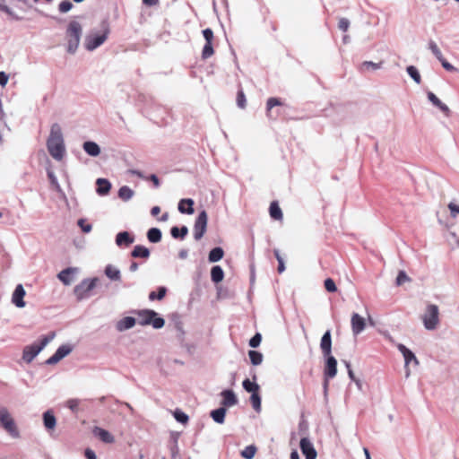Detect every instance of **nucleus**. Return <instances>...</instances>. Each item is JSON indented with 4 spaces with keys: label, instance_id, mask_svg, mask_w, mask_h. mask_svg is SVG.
I'll return each instance as SVG.
<instances>
[{
    "label": "nucleus",
    "instance_id": "1",
    "mask_svg": "<svg viewBox=\"0 0 459 459\" xmlns=\"http://www.w3.org/2000/svg\"><path fill=\"white\" fill-rule=\"evenodd\" d=\"M47 148L49 154L56 160H61L65 154L62 128L57 123L51 126L49 136L47 140Z\"/></svg>",
    "mask_w": 459,
    "mask_h": 459
},
{
    "label": "nucleus",
    "instance_id": "2",
    "mask_svg": "<svg viewBox=\"0 0 459 459\" xmlns=\"http://www.w3.org/2000/svg\"><path fill=\"white\" fill-rule=\"evenodd\" d=\"M82 35V24L77 21H71L65 30V37L67 39L66 51L69 54H74L80 45V40Z\"/></svg>",
    "mask_w": 459,
    "mask_h": 459
},
{
    "label": "nucleus",
    "instance_id": "3",
    "mask_svg": "<svg viewBox=\"0 0 459 459\" xmlns=\"http://www.w3.org/2000/svg\"><path fill=\"white\" fill-rule=\"evenodd\" d=\"M55 337L56 333L50 332L49 333L43 335L39 342H33L25 346L22 351V359L26 363H30L39 354V352L54 340Z\"/></svg>",
    "mask_w": 459,
    "mask_h": 459
},
{
    "label": "nucleus",
    "instance_id": "4",
    "mask_svg": "<svg viewBox=\"0 0 459 459\" xmlns=\"http://www.w3.org/2000/svg\"><path fill=\"white\" fill-rule=\"evenodd\" d=\"M135 313L140 325H152L154 329H161L165 325V319L155 310L146 308L137 310Z\"/></svg>",
    "mask_w": 459,
    "mask_h": 459
},
{
    "label": "nucleus",
    "instance_id": "5",
    "mask_svg": "<svg viewBox=\"0 0 459 459\" xmlns=\"http://www.w3.org/2000/svg\"><path fill=\"white\" fill-rule=\"evenodd\" d=\"M102 33H91L86 36L84 47L88 51H93L101 46L108 39L109 34V24L107 20L100 23Z\"/></svg>",
    "mask_w": 459,
    "mask_h": 459
},
{
    "label": "nucleus",
    "instance_id": "6",
    "mask_svg": "<svg viewBox=\"0 0 459 459\" xmlns=\"http://www.w3.org/2000/svg\"><path fill=\"white\" fill-rule=\"evenodd\" d=\"M323 357L325 359L323 390L325 401L327 402L329 380L337 375V359L333 354Z\"/></svg>",
    "mask_w": 459,
    "mask_h": 459
},
{
    "label": "nucleus",
    "instance_id": "7",
    "mask_svg": "<svg viewBox=\"0 0 459 459\" xmlns=\"http://www.w3.org/2000/svg\"><path fill=\"white\" fill-rule=\"evenodd\" d=\"M98 281L99 279L97 277L86 278L83 279L79 284H77L74 289V293L76 296V299L81 301L89 298L90 292L96 287Z\"/></svg>",
    "mask_w": 459,
    "mask_h": 459
},
{
    "label": "nucleus",
    "instance_id": "8",
    "mask_svg": "<svg viewBox=\"0 0 459 459\" xmlns=\"http://www.w3.org/2000/svg\"><path fill=\"white\" fill-rule=\"evenodd\" d=\"M0 422L3 428L14 438L20 437L19 430L13 419L10 416L6 408L0 409Z\"/></svg>",
    "mask_w": 459,
    "mask_h": 459
},
{
    "label": "nucleus",
    "instance_id": "9",
    "mask_svg": "<svg viewBox=\"0 0 459 459\" xmlns=\"http://www.w3.org/2000/svg\"><path fill=\"white\" fill-rule=\"evenodd\" d=\"M438 307L434 304H430L427 307V311L423 316L424 326L427 330H434L439 322L438 319Z\"/></svg>",
    "mask_w": 459,
    "mask_h": 459
},
{
    "label": "nucleus",
    "instance_id": "10",
    "mask_svg": "<svg viewBox=\"0 0 459 459\" xmlns=\"http://www.w3.org/2000/svg\"><path fill=\"white\" fill-rule=\"evenodd\" d=\"M208 215L205 210H202L195 221L194 225V238L200 240L206 232Z\"/></svg>",
    "mask_w": 459,
    "mask_h": 459
},
{
    "label": "nucleus",
    "instance_id": "11",
    "mask_svg": "<svg viewBox=\"0 0 459 459\" xmlns=\"http://www.w3.org/2000/svg\"><path fill=\"white\" fill-rule=\"evenodd\" d=\"M73 351V346L71 344H63L59 346L55 353L49 357L46 361V365H55L61 359L68 356Z\"/></svg>",
    "mask_w": 459,
    "mask_h": 459
},
{
    "label": "nucleus",
    "instance_id": "12",
    "mask_svg": "<svg viewBox=\"0 0 459 459\" xmlns=\"http://www.w3.org/2000/svg\"><path fill=\"white\" fill-rule=\"evenodd\" d=\"M301 453L305 459H316L317 452L308 437H302L299 442Z\"/></svg>",
    "mask_w": 459,
    "mask_h": 459
},
{
    "label": "nucleus",
    "instance_id": "13",
    "mask_svg": "<svg viewBox=\"0 0 459 459\" xmlns=\"http://www.w3.org/2000/svg\"><path fill=\"white\" fill-rule=\"evenodd\" d=\"M221 396L222 397L221 405L226 409L234 406L238 403L236 394L231 389H224L221 391Z\"/></svg>",
    "mask_w": 459,
    "mask_h": 459
},
{
    "label": "nucleus",
    "instance_id": "14",
    "mask_svg": "<svg viewBox=\"0 0 459 459\" xmlns=\"http://www.w3.org/2000/svg\"><path fill=\"white\" fill-rule=\"evenodd\" d=\"M115 242L119 247H128L134 242V236L126 230L120 231L116 235Z\"/></svg>",
    "mask_w": 459,
    "mask_h": 459
},
{
    "label": "nucleus",
    "instance_id": "15",
    "mask_svg": "<svg viewBox=\"0 0 459 459\" xmlns=\"http://www.w3.org/2000/svg\"><path fill=\"white\" fill-rule=\"evenodd\" d=\"M26 292L22 284H18L13 293L12 296V302L19 308L25 307V301L23 300V298L25 296Z\"/></svg>",
    "mask_w": 459,
    "mask_h": 459
},
{
    "label": "nucleus",
    "instance_id": "16",
    "mask_svg": "<svg viewBox=\"0 0 459 459\" xmlns=\"http://www.w3.org/2000/svg\"><path fill=\"white\" fill-rule=\"evenodd\" d=\"M78 269L76 267H67L62 270L58 274L57 278L60 281L63 282L64 285H70L73 281L74 274L77 273Z\"/></svg>",
    "mask_w": 459,
    "mask_h": 459
},
{
    "label": "nucleus",
    "instance_id": "17",
    "mask_svg": "<svg viewBox=\"0 0 459 459\" xmlns=\"http://www.w3.org/2000/svg\"><path fill=\"white\" fill-rule=\"evenodd\" d=\"M320 349L323 356L332 354V334L330 330L325 331L323 334L320 341Z\"/></svg>",
    "mask_w": 459,
    "mask_h": 459
},
{
    "label": "nucleus",
    "instance_id": "18",
    "mask_svg": "<svg viewBox=\"0 0 459 459\" xmlns=\"http://www.w3.org/2000/svg\"><path fill=\"white\" fill-rule=\"evenodd\" d=\"M92 433L105 444H112L115 442L113 435L100 427H94Z\"/></svg>",
    "mask_w": 459,
    "mask_h": 459
},
{
    "label": "nucleus",
    "instance_id": "19",
    "mask_svg": "<svg viewBox=\"0 0 459 459\" xmlns=\"http://www.w3.org/2000/svg\"><path fill=\"white\" fill-rule=\"evenodd\" d=\"M366 327L365 319L359 314L354 313L351 316V330L353 334L360 333Z\"/></svg>",
    "mask_w": 459,
    "mask_h": 459
},
{
    "label": "nucleus",
    "instance_id": "20",
    "mask_svg": "<svg viewBox=\"0 0 459 459\" xmlns=\"http://www.w3.org/2000/svg\"><path fill=\"white\" fill-rule=\"evenodd\" d=\"M195 202L192 198H184L178 202V209L180 213L191 215L195 212Z\"/></svg>",
    "mask_w": 459,
    "mask_h": 459
},
{
    "label": "nucleus",
    "instance_id": "21",
    "mask_svg": "<svg viewBox=\"0 0 459 459\" xmlns=\"http://www.w3.org/2000/svg\"><path fill=\"white\" fill-rule=\"evenodd\" d=\"M111 186V183L107 178H100L96 180V192L100 196L107 195L110 192Z\"/></svg>",
    "mask_w": 459,
    "mask_h": 459
},
{
    "label": "nucleus",
    "instance_id": "22",
    "mask_svg": "<svg viewBox=\"0 0 459 459\" xmlns=\"http://www.w3.org/2000/svg\"><path fill=\"white\" fill-rule=\"evenodd\" d=\"M428 100L437 108H439L446 116H449V108L443 103L432 91L427 93Z\"/></svg>",
    "mask_w": 459,
    "mask_h": 459
},
{
    "label": "nucleus",
    "instance_id": "23",
    "mask_svg": "<svg viewBox=\"0 0 459 459\" xmlns=\"http://www.w3.org/2000/svg\"><path fill=\"white\" fill-rule=\"evenodd\" d=\"M399 351L403 354L405 365H408L411 361H413L416 365L419 364V361L415 356V354L408 349L405 345L400 343L397 345Z\"/></svg>",
    "mask_w": 459,
    "mask_h": 459
},
{
    "label": "nucleus",
    "instance_id": "24",
    "mask_svg": "<svg viewBox=\"0 0 459 459\" xmlns=\"http://www.w3.org/2000/svg\"><path fill=\"white\" fill-rule=\"evenodd\" d=\"M83 151L91 157H97L100 154V145L93 141H86L82 144Z\"/></svg>",
    "mask_w": 459,
    "mask_h": 459
},
{
    "label": "nucleus",
    "instance_id": "25",
    "mask_svg": "<svg viewBox=\"0 0 459 459\" xmlns=\"http://www.w3.org/2000/svg\"><path fill=\"white\" fill-rule=\"evenodd\" d=\"M136 324V319L133 316H126L117 323V330L124 332L133 328Z\"/></svg>",
    "mask_w": 459,
    "mask_h": 459
},
{
    "label": "nucleus",
    "instance_id": "26",
    "mask_svg": "<svg viewBox=\"0 0 459 459\" xmlns=\"http://www.w3.org/2000/svg\"><path fill=\"white\" fill-rule=\"evenodd\" d=\"M134 258L148 259L151 255L150 249L143 245H136L130 253Z\"/></svg>",
    "mask_w": 459,
    "mask_h": 459
},
{
    "label": "nucleus",
    "instance_id": "27",
    "mask_svg": "<svg viewBox=\"0 0 459 459\" xmlns=\"http://www.w3.org/2000/svg\"><path fill=\"white\" fill-rule=\"evenodd\" d=\"M43 424L46 429L52 430L56 425V419L52 410L46 411L43 415Z\"/></svg>",
    "mask_w": 459,
    "mask_h": 459
},
{
    "label": "nucleus",
    "instance_id": "28",
    "mask_svg": "<svg viewBox=\"0 0 459 459\" xmlns=\"http://www.w3.org/2000/svg\"><path fill=\"white\" fill-rule=\"evenodd\" d=\"M281 105H282V103L279 98H276V97L269 98L266 101V116L270 119H275L276 117L278 116V112H276L275 117H273V108L274 107H278V106H281Z\"/></svg>",
    "mask_w": 459,
    "mask_h": 459
},
{
    "label": "nucleus",
    "instance_id": "29",
    "mask_svg": "<svg viewBox=\"0 0 459 459\" xmlns=\"http://www.w3.org/2000/svg\"><path fill=\"white\" fill-rule=\"evenodd\" d=\"M104 273L110 281H118L121 280L120 270L112 264L106 265Z\"/></svg>",
    "mask_w": 459,
    "mask_h": 459
},
{
    "label": "nucleus",
    "instance_id": "30",
    "mask_svg": "<svg viewBox=\"0 0 459 459\" xmlns=\"http://www.w3.org/2000/svg\"><path fill=\"white\" fill-rule=\"evenodd\" d=\"M226 413H227V409L221 406L217 409L212 410L210 412V416L213 420L214 422H216L218 424H223L225 421Z\"/></svg>",
    "mask_w": 459,
    "mask_h": 459
},
{
    "label": "nucleus",
    "instance_id": "31",
    "mask_svg": "<svg viewBox=\"0 0 459 459\" xmlns=\"http://www.w3.org/2000/svg\"><path fill=\"white\" fill-rule=\"evenodd\" d=\"M127 172H128V174L133 175V176H136L139 178H145V179L151 180L153 183V186L156 188H158L160 186V179L157 177V175H155V174H151L149 176V178H145L143 173L142 171L138 170V169H128Z\"/></svg>",
    "mask_w": 459,
    "mask_h": 459
},
{
    "label": "nucleus",
    "instance_id": "32",
    "mask_svg": "<svg viewBox=\"0 0 459 459\" xmlns=\"http://www.w3.org/2000/svg\"><path fill=\"white\" fill-rule=\"evenodd\" d=\"M146 237L149 242L156 244L160 242L162 238V232L160 229L153 227L147 230Z\"/></svg>",
    "mask_w": 459,
    "mask_h": 459
},
{
    "label": "nucleus",
    "instance_id": "33",
    "mask_svg": "<svg viewBox=\"0 0 459 459\" xmlns=\"http://www.w3.org/2000/svg\"><path fill=\"white\" fill-rule=\"evenodd\" d=\"M255 380H256L255 375L253 376V381H251L249 378H245L243 380L242 386L246 392L250 393V394L255 393V392H259L260 385L255 382Z\"/></svg>",
    "mask_w": 459,
    "mask_h": 459
},
{
    "label": "nucleus",
    "instance_id": "34",
    "mask_svg": "<svg viewBox=\"0 0 459 459\" xmlns=\"http://www.w3.org/2000/svg\"><path fill=\"white\" fill-rule=\"evenodd\" d=\"M188 234V228L185 225L181 227L173 226L170 229V235L175 239H184Z\"/></svg>",
    "mask_w": 459,
    "mask_h": 459
},
{
    "label": "nucleus",
    "instance_id": "35",
    "mask_svg": "<svg viewBox=\"0 0 459 459\" xmlns=\"http://www.w3.org/2000/svg\"><path fill=\"white\" fill-rule=\"evenodd\" d=\"M224 256V250L221 247L212 248L208 254V261L210 263H216L221 261Z\"/></svg>",
    "mask_w": 459,
    "mask_h": 459
},
{
    "label": "nucleus",
    "instance_id": "36",
    "mask_svg": "<svg viewBox=\"0 0 459 459\" xmlns=\"http://www.w3.org/2000/svg\"><path fill=\"white\" fill-rule=\"evenodd\" d=\"M224 271L220 265H213L211 269V280L215 284L223 281Z\"/></svg>",
    "mask_w": 459,
    "mask_h": 459
},
{
    "label": "nucleus",
    "instance_id": "37",
    "mask_svg": "<svg viewBox=\"0 0 459 459\" xmlns=\"http://www.w3.org/2000/svg\"><path fill=\"white\" fill-rule=\"evenodd\" d=\"M269 213H270V216L273 220H276V221H280L283 217L281 209L276 201H273L271 203L270 207H269Z\"/></svg>",
    "mask_w": 459,
    "mask_h": 459
},
{
    "label": "nucleus",
    "instance_id": "38",
    "mask_svg": "<svg viewBox=\"0 0 459 459\" xmlns=\"http://www.w3.org/2000/svg\"><path fill=\"white\" fill-rule=\"evenodd\" d=\"M117 195L121 200L127 202L133 198L134 192L129 186H123L118 189Z\"/></svg>",
    "mask_w": 459,
    "mask_h": 459
},
{
    "label": "nucleus",
    "instance_id": "39",
    "mask_svg": "<svg viewBox=\"0 0 459 459\" xmlns=\"http://www.w3.org/2000/svg\"><path fill=\"white\" fill-rule=\"evenodd\" d=\"M248 357L253 366H258L263 362L264 356L260 351L250 350Z\"/></svg>",
    "mask_w": 459,
    "mask_h": 459
},
{
    "label": "nucleus",
    "instance_id": "40",
    "mask_svg": "<svg viewBox=\"0 0 459 459\" xmlns=\"http://www.w3.org/2000/svg\"><path fill=\"white\" fill-rule=\"evenodd\" d=\"M167 293V288L164 286H160L157 289V291H151L149 293V299L153 301L155 299L161 300Z\"/></svg>",
    "mask_w": 459,
    "mask_h": 459
},
{
    "label": "nucleus",
    "instance_id": "41",
    "mask_svg": "<svg viewBox=\"0 0 459 459\" xmlns=\"http://www.w3.org/2000/svg\"><path fill=\"white\" fill-rule=\"evenodd\" d=\"M406 72L409 76L417 83L420 84L421 82V77L418 68L414 65H409L406 67Z\"/></svg>",
    "mask_w": 459,
    "mask_h": 459
},
{
    "label": "nucleus",
    "instance_id": "42",
    "mask_svg": "<svg viewBox=\"0 0 459 459\" xmlns=\"http://www.w3.org/2000/svg\"><path fill=\"white\" fill-rule=\"evenodd\" d=\"M261 395L259 392L252 393L250 395V403L254 408V410L257 412L261 411Z\"/></svg>",
    "mask_w": 459,
    "mask_h": 459
},
{
    "label": "nucleus",
    "instance_id": "43",
    "mask_svg": "<svg viewBox=\"0 0 459 459\" xmlns=\"http://www.w3.org/2000/svg\"><path fill=\"white\" fill-rule=\"evenodd\" d=\"M256 450L257 449L255 446L249 445L241 451L240 455L245 459H253L255 455Z\"/></svg>",
    "mask_w": 459,
    "mask_h": 459
},
{
    "label": "nucleus",
    "instance_id": "44",
    "mask_svg": "<svg viewBox=\"0 0 459 459\" xmlns=\"http://www.w3.org/2000/svg\"><path fill=\"white\" fill-rule=\"evenodd\" d=\"M173 416L178 422L184 425L186 424L189 420L188 415L180 409H176L173 411Z\"/></svg>",
    "mask_w": 459,
    "mask_h": 459
},
{
    "label": "nucleus",
    "instance_id": "45",
    "mask_svg": "<svg viewBox=\"0 0 459 459\" xmlns=\"http://www.w3.org/2000/svg\"><path fill=\"white\" fill-rule=\"evenodd\" d=\"M214 53L212 42H205L203 50H202V58L208 59Z\"/></svg>",
    "mask_w": 459,
    "mask_h": 459
},
{
    "label": "nucleus",
    "instance_id": "46",
    "mask_svg": "<svg viewBox=\"0 0 459 459\" xmlns=\"http://www.w3.org/2000/svg\"><path fill=\"white\" fill-rule=\"evenodd\" d=\"M0 11L8 14L12 19L15 21H21L22 17L18 16L8 5L0 2Z\"/></svg>",
    "mask_w": 459,
    "mask_h": 459
},
{
    "label": "nucleus",
    "instance_id": "47",
    "mask_svg": "<svg viewBox=\"0 0 459 459\" xmlns=\"http://www.w3.org/2000/svg\"><path fill=\"white\" fill-rule=\"evenodd\" d=\"M429 49L432 52L437 60H441V57L443 56L442 52L437 47V43L432 39L429 41Z\"/></svg>",
    "mask_w": 459,
    "mask_h": 459
},
{
    "label": "nucleus",
    "instance_id": "48",
    "mask_svg": "<svg viewBox=\"0 0 459 459\" xmlns=\"http://www.w3.org/2000/svg\"><path fill=\"white\" fill-rule=\"evenodd\" d=\"M74 8V4L69 0H64L58 4V12L60 13H67Z\"/></svg>",
    "mask_w": 459,
    "mask_h": 459
},
{
    "label": "nucleus",
    "instance_id": "49",
    "mask_svg": "<svg viewBox=\"0 0 459 459\" xmlns=\"http://www.w3.org/2000/svg\"><path fill=\"white\" fill-rule=\"evenodd\" d=\"M175 329L177 331V339L180 343H183L185 340V331L183 329V324L181 321L175 323Z\"/></svg>",
    "mask_w": 459,
    "mask_h": 459
},
{
    "label": "nucleus",
    "instance_id": "50",
    "mask_svg": "<svg viewBox=\"0 0 459 459\" xmlns=\"http://www.w3.org/2000/svg\"><path fill=\"white\" fill-rule=\"evenodd\" d=\"M237 105L240 108H245L247 105L246 95L241 88L237 92Z\"/></svg>",
    "mask_w": 459,
    "mask_h": 459
},
{
    "label": "nucleus",
    "instance_id": "51",
    "mask_svg": "<svg viewBox=\"0 0 459 459\" xmlns=\"http://www.w3.org/2000/svg\"><path fill=\"white\" fill-rule=\"evenodd\" d=\"M406 281H411V278L407 275V273L404 271H403V270L399 271V273L396 276V279H395L396 285L401 286L402 284H403Z\"/></svg>",
    "mask_w": 459,
    "mask_h": 459
},
{
    "label": "nucleus",
    "instance_id": "52",
    "mask_svg": "<svg viewBox=\"0 0 459 459\" xmlns=\"http://www.w3.org/2000/svg\"><path fill=\"white\" fill-rule=\"evenodd\" d=\"M262 342V334L260 333H255L249 340L248 345L251 348H257Z\"/></svg>",
    "mask_w": 459,
    "mask_h": 459
},
{
    "label": "nucleus",
    "instance_id": "53",
    "mask_svg": "<svg viewBox=\"0 0 459 459\" xmlns=\"http://www.w3.org/2000/svg\"><path fill=\"white\" fill-rule=\"evenodd\" d=\"M77 225L81 228L82 231L83 233H89L92 230V226L91 224L90 223H87L86 222V220L85 219H79L78 221H77Z\"/></svg>",
    "mask_w": 459,
    "mask_h": 459
},
{
    "label": "nucleus",
    "instance_id": "54",
    "mask_svg": "<svg viewBox=\"0 0 459 459\" xmlns=\"http://www.w3.org/2000/svg\"><path fill=\"white\" fill-rule=\"evenodd\" d=\"M324 286L328 292H335L337 290L336 284L332 278L325 279Z\"/></svg>",
    "mask_w": 459,
    "mask_h": 459
},
{
    "label": "nucleus",
    "instance_id": "55",
    "mask_svg": "<svg viewBox=\"0 0 459 459\" xmlns=\"http://www.w3.org/2000/svg\"><path fill=\"white\" fill-rule=\"evenodd\" d=\"M381 65H382V63H374L372 61H364L361 64V69L362 70H364V69L377 70L381 67Z\"/></svg>",
    "mask_w": 459,
    "mask_h": 459
},
{
    "label": "nucleus",
    "instance_id": "56",
    "mask_svg": "<svg viewBox=\"0 0 459 459\" xmlns=\"http://www.w3.org/2000/svg\"><path fill=\"white\" fill-rule=\"evenodd\" d=\"M48 177L49 178V181L51 183V185L57 190V191H60L61 188H60V186H59V183L57 181V178L55 175V173L52 171V170H48Z\"/></svg>",
    "mask_w": 459,
    "mask_h": 459
},
{
    "label": "nucleus",
    "instance_id": "57",
    "mask_svg": "<svg viewBox=\"0 0 459 459\" xmlns=\"http://www.w3.org/2000/svg\"><path fill=\"white\" fill-rule=\"evenodd\" d=\"M202 33L205 39V42H212L214 36H213V31L212 29L206 28V29L203 30Z\"/></svg>",
    "mask_w": 459,
    "mask_h": 459
},
{
    "label": "nucleus",
    "instance_id": "58",
    "mask_svg": "<svg viewBox=\"0 0 459 459\" xmlns=\"http://www.w3.org/2000/svg\"><path fill=\"white\" fill-rule=\"evenodd\" d=\"M350 27V21L347 18H341L338 22V28L342 31H347Z\"/></svg>",
    "mask_w": 459,
    "mask_h": 459
},
{
    "label": "nucleus",
    "instance_id": "59",
    "mask_svg": "<svg viewBox=\"0 0 459 459\" xmlns=\"http://www.w3.org/2000/svg\"><path fill=\"white\" fill-rule=\"evenodd\" d=\"M438 61L441 63L442 66H443V67H444V69H446V71H448V72H454V71H455V70H456V68H455L452 64H450L449 62H447V61H446V59L444 56H442V57H441V60H438Z\"/></svg>",
    "mask_w": 459,
    "mask_h": 459
},
{
    "label": "nucleus",
    "instance_id": "60",
    "mask_svg": "<svg viewBox=\"0 0 459 459\" xmlns=\"http://www.w3.org/2000/svg\"><path fill=\"white\" fill-rule=\"evenodd\" d=\"M79 405V400L77 399H69L66 403V406L73 411H77Z\"/></svg>",
    "mask_w": 459,
    "mask_h": 459
},
{
    "label": "nucleus",
    "instance_id": "61",
    "mask_svg": "<svg viewBox=\"0 0 459 459\" xmlns=\"http://www.w3.org/2000/svg\"><path fill=\"white\" fill-rule=\"evenodd\" d=\"M448 209L450 211L451 216L455 218L459 214V205L455 203H450L448 204Z\"/></svg>",
    "mask_w": 459,
    "mask_h": 459
},
{
    "label": "nucleus",
    "instance_id": "62",
    "mask_svg": "<svg viewBox=\"0 0 459 459\" xmlns=\"http://www.w3.org/2000/svg\"><path fill=\"white\" fill-rule=\"evenodd\" d=\"M9 76L6 73L1 71L0 72V85L4 87L8 82Z\"/></svg>",
    "mask_w": 459,
    "mask_h": 459
},
{
    "label": "nucleus",
    "instance_id": "63",
    "mask_svg": "<svg viewBox=\"0 0 459 459\" xmlns=\"http://www.w3.org/2000/svg\"><path fill=\"white\" fill-rule=\"evenodd\" d=\"M84 456L86 459H97L95 452L91 448H86L84 450Z\"/></svg>",
    "mask_w": 459,
    "mask_h": 459
},
{
    "label": "nucleus",
    "instance_id": "64",
    "mask_svg": "<svg viewBox=\"0 0 459 459\" xmlns=\"http://www.w3.org/2000/svg\"><path fill=\"white\" fill-rule=\"evenodd\" d=\"M188 256V250L187 249H180L179 252H178V257L182 260H185L186 259Z\"/></svg>",
    "mask_w": 459,
    "mask_h": 459
}]
</instances>
